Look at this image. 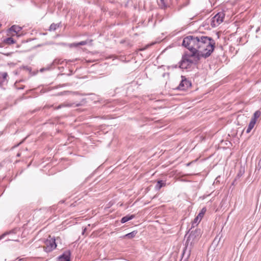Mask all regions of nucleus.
<instances>
[{"label":"nucleus","mask_w":261,"mask_h":261,"mask_svg":"<svg viewBox=\"0 0 261 261\" xmlns=\"http://www.w3.org/2000/svg\"><path fill=\"white\" fill-rule=\"evenodd\" d=\"M215 41L210 37L200 34L189 35L183 39L182 45L189 49L185 51L179 62V67L182 69L190 68L193 65L199 63L201 58L206 59L213 53Z\"/></svg>","instance_id":"obj_1"},{"label":"nucleus","mask_w":261,"mask_h":261,"mask_svg":"<svg viewBox=\"0 0 261 261\" xmlns=\"http://www.w3.org/2000/svg\"><path fill=\"white\" fill-rule=\"evenodd\" d=\"M201 235V231L200 228H196L191 231L186 243V247L183 250L181 260L187 261L190 257L192 247L194 244L198 241Z\"/></svg>","instance_id":"obj_2"},{"label":"nucleus","mask_w":261,"mask_h":261,"mask_svg":"<svg viewBox=\"0 0 261 261\" xmlns=\"http://www.w3.org/2000/svg\"><path fill=\"white\" fill-rule=\"evenodd\" d=\"M57 247L56 243V239L55 237L51 238L50 236L45 242V246H44V250L46 252H50L55 249Z\"/></svg>","instance_id":"obj_3"},{"label":"nucleus","mask_w":261,"mask_h":261,"mask_svg":"<svg viewBox=\"0 0 261 261\" xmlns=\"http://www.w3.org/2000/svg\"><path fill=\"white\" fill-rule=\"evenodd\" d=\"M224 16L223 12L218 13L211 19V25L213 28L218 26L223 21Z\"/></svg>","instance_id":"obj_4"},{"label":"nucleus","mask_w":261,"mask_h":261,"mask_svg":"<svg viewBox=\"0 0 261 261\" xmlns=\"http://www.w3.org/2000/svg\"><path fill=\"white\" fill-rule=\"evenodd\" d=\"M191 86V83L188 80L185 76H181V81L177 88V89L185 91Z\"/></svg>","instance_id":"obj_5"},{"label":"nucleus","mask_w":261,"mask_h":261,"mask_svg":"<svg viewBox=\"0 0 261 261\" xmlns=\"http://www.w3.org/2000/svg\"><path fill=\"white\" fill-rule=\"evenodd\" d=\"M71 252L70 250H67L64 252V253L60 255L58 259L59 261H70Z\"/></svg>","instance_id":"obj_6"},{"label":"nucleus","mask_w":261,"mask_h":261,"mask_svg":"<svg viewBox=\"0 0 261 261\" xmlns=\"http://www.w3.org/2000/svg\"><path fill=\"white\" fill-rule=\"evenodd\" d=\"M170 0H160L158 3L159 7L161 9H166L169 6Z\"/></svg>","instance_id":"obj_7"},{"label":"nucleus","mask_w":261,"mask_h":261,"mask_svg":"<svg viewBox=\"0 0 261 261\" xmlns=\"http://www.w3.org/2000/svg\"><path fill=\"white\" fill-rule=\"evenodd\" d=\"M16 231H17L16 228H14L11 230L6 231L3 234H2L1 236H0V240L3 239L7 236L14 235V234H16Z\"/></svg>","instance_id":"obj_8"},{"label":"nucleus","mask_w":261,"mask_h":261,"mask_svg":"<svg viewBox=\"0 0 261 261\" xmlns=\"http://www.w3.org/2000/svg\"><path fill=\"white\" fill-rule=\"evenodd\" d=\"M22 28L19 25H13L9 29L10 32H14L16 35L19 36V33L21 31Z\"/></svg>","instance_id":"obj_9"},{"label":"nucleus","mask_w":261,"mask_h":261,"mask_svg":"<svg viewBox=\"0 0 261 261\" xmlns=\"http://www.w3.org/2000/svg\"><path fill=\"white\" fill-rule=\"evenodd\" d=\"M88 43L87 41H82L78 43H73L68 44V46L70 48L71 47H77L79 46L80 45H86Z\"/></svg>","instance_id":"obj_10"},{"label":"nucleus","mask_w":261,"mask_h":261,"mask_svg":"<svg viewBox=\"0 0 261 261\" xmlns=\"http://www.w3.org/2000/svg\"><path fill=\"white\" fill-rule=\"evenodd\" d=\"M135 217V215H126L123 217H122L120 220L121 223H124L126 222H127L129 220H132Z\"/></svg>","instance_id":"obj_11"},{"label":"nucleus","mask_w":261,"mask_h":261,"mask_svg":"<svg viewBox=\"0 0 261 261\" xmlns=\"http://www.w3.org/2000/svg\"><path fill=\"white\" fill-rule=\"evenodd\" d=\"M166 186V182L162 180H158L155 186V188L156 190H160L162 187H165Z\"/></svg>","instance_id":"obj_12"},{"label":"nucleus","mask_w":261,"mask_h":261,"mask_svg":"<svg viewBox=\"0 0 261 261\" xmlns=\"http://www.w3.org/2000/svg\"><path fill=\"white\" fill-rule=\"evenodd\" d=\"M245 173V168L241 167L238 172L234 180L233 181L232 185H234V182L238 179H239Z\"/></svg>","instance_id":"obj_13"},{"label":"nucleus","mask_w":261,"mask_h":261,"mask_svg":"<svg viewBox=\"0 0 261 261\" xmlns=\"http://www.w3.org/2000/svg\"><path fill=\"white\" fill-rule=\"evenodd\" d=\"M138 231L137 230L133 231L132 232L128 233L122 237L123 238H127L129 239L134 238L137 234Z\"/></svg>","instance_id":"obj_14"},{"label":"nucleus","mask_w":261,"mask_h":261,"mask_svg":"<svg viewBox=\"0 0 261 261\" xmlns=\"http://www.w3.org/2000/svg\"><path fill=\"white\" fill-rule=\"evenodd\" d=\"M261 112L259 111H256L254 112L253 117L251 118V121L256 122V119L260 116Z\"/></svg>","instance_id":"obj_15"},{"label":"nucleus","mask_w":261,"mask_h":261,"mask_svg":"<svg viewBox=\"0 0 261 261\" xmlns=\"http://www.w3.org/2000/svg\"><path fill=\"white\" fill-rule=\"evenodd\" d=\"M4 42L7 44H12L15 43V41L12 37H8L4 40Z\"/></svg>","instance_id":"obj_16"},{"label":"nucleus","mask_w":261,"mask_h":261,"mask_svg":"<svg viewBox=\"0 0 261 261\" xmlns=\"http://www.w3.org/2000/svg\"><path fill=\"white\" fill-rule=\"evenodd\" d=\"M200 221L201 220H200V219H199L198 217H196V218H195V219L192 222V226L190 229H192L194 228L195 226H196Z\"/></svg>","instance_id":"obj_17"},{"label":"nucleus","mask_w":261,"mask_h":261,"mask_svg":"<svg viewBox=\"0 0 261 261\" xmlns=\"http://www.w3.org/2000/svg\"><path fill=\"white\" fill-rule=\"evenodd\" d=\"M256 123L253 121H250L249 123V125L247 127V128L246 129V133H249L250 132V131L252 130V129L253 128V127L254 126V125Z\"/></svg>","instance_id":"obj_18"},{"label":"nucleus","mask_w":261,"mask_h":261,"mask_svg":"<svg viewBox=\"0 0 261 261\" xmlns=\"http://www.w3.org/2000/svg\"><path fill=\"white\" fill-rule=\"evenodd\" d=\"M206 211V209L205 207H203L202 208L200 213L198 214V215L197 216V217H198L200 220H201L202 218L203 217L204 214L205 213Z\"/></svg>","instance_id":"obj_19"},{"label":"nucleus","mask_w":261,"mask_h":261,"mask_svg":"<svg viewBox=\"0 0 261 261\" xmlns=\"http://www.w3.org/2000/svg\"><path fill=\"white\" fill-rule=\"evenodd\" d=\"M59 27V24H56L54 23H53L51 24V25L49 27V31H55Z\"/></svg>","instance_id":"obj_20"},{"label":"nucleus","mask_w":261,"mask_h":261,"mask_svg":"<svg viewBox=\"0 0 261 261\" xmlns=\"http://www.w3.org/2000/svg\"><path fill=\"white\" fill-rule=\"evenodd\" d=\"M2 80H4V82H5L7 80V78L8 77V74L7 72H3L1 73Z\"/></svg>","instance_id":"obj_21"},{"label":"nucleus","mask_w":261,"mask_h":261,"mask_svg":"<svg viewBox=\"0 0 261 261\" xmlns=\"http://www.w3.org/2000/svg\"><path fill=\"white\" fill-rule=\"evenodd\" d=\"M66 106H69V105H65V104L62 103V104L59 105L57 107H56L55 108V109L58 110L59 109H61V108H62L63 107H66Z\"/></svg>","instance_id":"obj_22"},{"label":"nucleus","mask_w":261,"mask_h":261,"mask_svg":"<svg viewBox=\"0 0 261 261\" xmlns=\"http://www.w3.org/2000/svg\"><path fill=\"white\" fill-rule=\"evenodd\" d=\"M62 62L61 61V60H60V59H55V60L54 61V62H53V64H62Z\"/></svg>","instance_id":"obj_23"},{"label":"nucleus","mask_w":261,"mask_h":261,"mask_svg":"<svg viewBox=\"0 0 261 261\" xmlns=\"http://www.w3.org/2000/svg\"><path fill=\"white\" fill-rule=\"evenodd\" d=\"M70 92L69 91H65L63 92H61L60 93H58L57 95H65L68 93H69Z\"/></svg>","instance_id":"obj_24"},{"label":"nucleus","mask_w":261,"mask_h":261,"mask_svg":"<svg viewBox=\"0 0 261 261\" xmlns=\"http://www.w3.org/2000/svg\"><path fill=\"white\" fill-rule=\"evenodd\" d=\"M6 241H16V240L14 239L12 237L8 238Z\"/></svg>","instance_id":"obj_25"},{"label":"nucleus","mask_w":261,"mask_h":261,"mask_svg":"<svg viewBox=\"0 0 261 261\" xmlns=\"http://www.w3.org/2000/svg\"><path fill=\"white\" fill-rule=\"evenodd\" d=\"M259 169H260L261 168V159H260V160L259 161L258 163V164H257V166Z\"/></svg>","instance_id":"obj_26"},{"label":"nucleus","mask_w":261,"mask_h":261,"mask_svg":"<svg viewBox=\"0 0 261 261\" xmlns=\"http://www.w3.org/2000/svg\"><path fill=\"white\" fill-rule=\"evenodd\" d=\"M20 154H20V153H18L17 154V155H16V156L19 157V156H20Z\"/></svg>","instance_id":"obj_27"},{"label":"nucleus","mask_w":261,"mask_h":261,"mask_svg":"<svg viewBox=\"0 0 261 261\" xmlns=\"http://www.w3.org/2000/svg\"><path fill=\"white\" fill-rule=\"evenodd\" d=\"M45 70V69H44V68H42V69H41V71H43V70Z\"/></svg>","instance_id":"obj_28"},{"label":"nucleus","mask_w":261,"mask_h":261,"mask_svg":"<svg viewBox=\"0 0 261 261\" xmlns=\"http://www.w3.org/2000/svg\"><path fill=\"white\" fill-rule=\"evenodd\" d=\"M86 230V228H85V229H84V231H85ZM84 232H83V233H84Z\"/></svg>","instance_id":"obj_29"},{"label":"nucleus","mask_w":261,"mask_h":261,"mask_svg":"<svg viewBox=\"0 0 261 261\" xmlns=\"http://www.w3.org/2000/svg\"><path fill=\"white\" fill-rule=\"evenodd\" d=\"M190 163H188V164H187V165H188V166H189V165H190Z\"/></svg>","instance_id":"obj_30"},{"label":"nucleus","mask_w":261,"mask_h":261,"mask_svg":"<svg viewBox=\"0 0 261 261\" xmlns=\"http://www.w3.org/2000/svg\"><path fill=\"white\" fill-rule=\"evenodd\" d=\"M70 84H66V85H69Z\"/></svg>","instance_id":"obj_31"}]
</instances>
